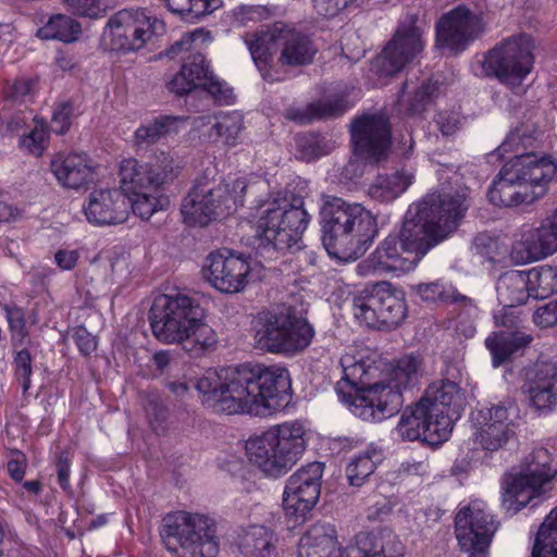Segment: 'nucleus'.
Listing matches in <instances>:
<instances>
[{
	"instance_id": "obj_1",
	"label": "nucleus",
	"mask_w": 557,
	"mask_h": 557,
	"mask_svg": "<svg viewBox=\"0 0 557 557\" xmlns=\"http://www.w3.org/2000/svg\"><path fill=\"white\" fill-rule=\"evenodd\" d=\"M468 195L458 174L441 181L437 189L409 206L398 235L384 238L359 269L376 275L414 269L431 248L457 230L469 209Z\"/></svg>"
},
{
	"instance_id": "obj_2",
	"label": "nucleus",
	"mask_w": 557,
	"mask_h": 557,
	"mask_svg": "<svg viewBox=\"0 0 557 557\" xmlns=\"http://www.w3.org/2000/svg\"><path fill=\"white\" fill-rule=\"evenodd\" d=\"M278 369L242 364L209 370L195 384L202 403L216 412L270 417L278 409Z\"/></svg>"
},
{
	"instance_id": "obj_3",
	"label": "nucleus",
	"mask_w": 557,
	"mask_h": 557,
	"mask_svg": "<svg viewBox=\"0 0 557 557\" xmlns=\"http://www.w3.org/2000/svg\"><path fill=\"white\" fill-rule=\"evenodd\" d=\"M532 141V135L516 129L496 149L499 157L509 151L513 156L502 166L487 191L494 205H531L546 195L549 182L557 175V164L549 156L527 152Z\"/></svg>"
},
{
	"instance_id": "obj_4",
	"label": "nucleus",
	"mask_w": 557,
	"mask_h": 557,
	"mask_svg": "<svg viewBox=\"0 0 557 557\" xmlns=\"http://www.w3.org/2000/svg\"><path fill=\"white\" fill-rule=\"evenodd\" d=\"M321 242L331 257L356 260L377 236V218L361 203L325 196L320 208Z\"/></svg>"
},
{
	"instance_id": "obj_5",
	"label": "nucleus",
	"mask_w": 557,
	"mask_h": 557,
	"mask_svg": "<svg viewBox=\"0 0 557 557\" xmlns=\"http://www.w3.org/2000/svg\"><path fill=\"white\" fill-rule=\"evenodd\" d=\"M422 363L419 355H405L383 379L363 387L351 397L350 411L367 421L392 418L400 411L405 403L404 389L421 376Z\"/></svg>"
},
{
	"instance_id": "obj_6",
	"label": "nucleus",
	"mask_w": 557,
	"mask_h": 557,
	"mask_svg": "<svg viewBox=\"0 0 557 557\" xmlns=\"http://www.w3.org/2000/svg\"><path fill=\"white\" fill-rule=\"evenodd\" d=\"M557 475V461L547 447H534L520 462L515 474L503 482V506L517 512L525 504L549 492Z\"/></svg>"
},
{
	"instance_id": "obj_7",
	"label": "nucleus",
	"mask_w": 557,
	"mask_h": 557,
	"mask_svg": "<svg viewBox=\"0 0 557 557\" xmlns=\"http://www.w3.org/2000/svg\"><path fill=\"white\" fill-rule=\"evenodd\" d=\"M160 535L166 550L177 557H216L220 552L216 523L205 515H169Z\"/></svg>"
},
{
	"instance_id": "obj_8",
	"label": "nucleus",
	"mask_w": 557,
	"mask_h": 557,
	"mask_svg": "<svg viewBox=\"0 0 557 557\" xmlns=\"http://www.w3.org/2000/svg\"><path fill=\"white\" fill-rule=\"evenodd\" d=\"M246 184L235 180L232 184L197 182L183 199L181 212L190 226H206L211 221L224 218L243 205Z\"/></svg>"
},
{
	"instance_id": "obj_9",
	"label": "nucleus",
	"mask_w": 557,
	"mask_h": 557,
	"mask_svg": "<svg viewBox=\"0 0 557 557\" xmlns=\"http://www.w3.org/2000/svg\"><path fill=\"white\" fill-rule=\"evenodd\" d=\"M164 33V22L146 10H121L108 20L100 47L110 52H136Z\"/></svg>"
},
{
	"instance_id": "obj_10",
	"label": "nucleus",
	"mask_w": 557,
	"mask_h": 557,
	"mask_svg": "<svg viewBox=\"0 0 557 557\" xmlns=\"http://www.w3.org/2000/svg\"><path fill=\"white\" fill-rule=\"evenodd\" d=\"M354 314L368 326L392 329L407 317L405 298L396 293L389 282L364 286L352 298Z\"/></svg>"
},
{
	"instance_id": "obj_11",
	"label": "nucleus",
	"mask_w": 557,
	"mask_h": 557,
	"mask_svg": "<svg viewBox=\"0 0 557 557\" xmlns=\"http://www.w3.org/2000/svg\"><path fill=\"white\" fill-rule=\"evenodd\" d=\"M533 47L528 34L506 38L485 53L482 61L484 73L494 74L506 85H521L533 67Z\"/></svg>"
},
{
	"instance_id": "obj_12",
	"label": "nucleus",
	"mask_w": 557,
	"mask_h": 557,
	"mask_svg": "<svg viewBox=\"0 0 557 557\" xmlns=\"http://www.w3.org/2000/svg\"><path fill=\"white\" fill-rule=\"evenodd\" d=\"M200 307L186 295H159L150 310L149 322L153 335L164 344L182 341L190 323L196 321Z\"/></svg>"
},
{
	"instance_id": "obj_13",
	"label": "nucleus",
	"mask_w": 557,
	"mask_h": 557,
	"mask_svg": "<svg viewBox=\"0 0 557 557\" xmlns=\"http://www.w3.org/2000/svg\"><path fill=\"white\" fill-rule=\"evenodd\" d=\"M165 87L177 97L203 89L218 102L230 104L234 100L233 89L214 75L201 52L185 58L180 71L165 81Z\"/></svg>"
},
{
	"instance_id": "obj_14",
	"label": "nucleus",
	"mask_w": 557,
	"mask_h": 557,
	"mask_svg": "<svg viewBox=\"0 0 557 557\" xmlns=\"http://www.w3.org/2000/svg\"><path fill=\"white\" fill-rule=\"evenodd\" d=\"M324 470L323 461H310L287 479L283 494L287 527L305 521L307 512L318 503Z\"/></svg>"
},
{
	"instance_id": "obj_15",
	"label": "nucleus",
	"mask_w": 557,
	"mask_h": 557,
	"mask_svg": "<svg viewBox=\"0 0 557 557\" xmlns=\"http://www.w3.org/2000/svg\"><path fill=\"white\" fill-rule=\"evenodd\" d=\"M329 548L317 557H403L405 546L392 528H374L369 532H358L354 542L342 546L336 525H333Z\"/></svg>"
},
{
	"instance_id": "obj_16",
	"label": "nucleus",
	"mask_w": 557,
	"mask_h": 557,
	"mask_svg": "<svg viewBox=\"0 0 557 557\" xmlns=\"http://www.w3.org/2000/svg\"><path fill=\"white\" fill-rule=\"evenodd\" d=\"M497 522L482 503L474 502L461 507L455 519V535L461 549L469 557H487Z\"/></svg>"
},
{
	"instance_id": "obj_17",
	"label": "nucleus",
	"mask_w": 557,
	"mask_h": 557,
	"mask_svg": "<svg viewBox=\"0 0 557 557\" xmlns=\"http://www.w3.org/2000/svg\"><path fill=\"white\" fill-rule=\"evenodd\" d=\"M176 174L174 159L164 152L145 163L133 158L125 159L120 165L121 191L126 196L147 190L158 191Z\"/></svg>"
},
{
	"instance_id": "obj_18",
	"label": "nucleus",
	"mask_w": 557,
	"mask_h": 557,
	"mask_svg": "<svg viewBox=\"0 0 557 557\" xmlns=\"http://www.w3.org/2000/svg\"><path fill=\"white\" fill-rule=\"evenodd\" d=\"M428 396L431 400L433 443H443L447 441L456 420L460 418L467 405V398L458 383L449 379L431 383L428 387Z\"/></svg>"
},
{
	"instance_id": "obj_19",
	"label": "nucleus",
	"mask_w": 557,
	"mask_h": 557,
	"mask_svg": "<svg viewBox=\"0 0 557 557\" xmlns=\"http://www.w3.org/2000/svg\"><path fill=\"white\" fill-rule=\"evenodd\" d=\"M306 181L296 176L285 187V194L281 197V245L290 255L301 250L304 233L308 227L309 214L305 208ZM283 252V246H281Z\"/></svg>"
},
{
	"instance_id": "obj_20",
	"label": "nucleus",
	"mask_w": 557,
	"mask_h": 557,
	"mask_svg": "<svg viewBox=\"0 0 557 557\" xmlns=\"http://www.w3.org/2000/svg\"><path fill=\"white\" fill-rule=\"evenodd\" d=\"M308 305L296 286L281 301V354L304 351L315 331L307 318Z\"/></svg>"
},
{
	"instance_id": "obj_21",
	"label": "nucleus",
	"mask_w": 557,
	"mask_h": 557,
	"mask_svg": "<svg viewBox=\"0 0 557 557\" xmlns=\"http://www.w3.org/2000/svg\"><path fill=\"white\" fill-rule=\"evenodd\" d=\"M355 156L368 161H380L387 156L392 144L388 116L383 113H364L350 123Z\"/></svg>"
},
{
	"instance_id": "obj_22",
	"label": "nucleus",
	"mask_w": 557,
	"mask_h": 557,
	"mask_svg": "<svg viewBox=\"0 0 557 557\" xmlns=\"http://www.w3.org/2000/svg\"><path fill=\"white\" fill-rule=\"evenodd\" d=\"M485 24L480 13L458 5L444 13L436 24V44L438 48H447L458 53L467 50L471 41L483 34Z\"/></svg>"
},
{
	"instance_id": "obj_23",
	"label": "nucleus",
	"mask_w": 557,
	"mask_h": 557,
	"mask_svg": "<svg viewBox=\"0 0 557 557\" xmlns=\"http://www.w3.org/2000/svg\"><path fill=\"white\" fill-rule=\"evenodd\" d=\"M250 273L249 262L227 249L211 252L206 260L205 275L212 287L222 293H238L245 288Z\"/></svg>"
},
{
	"instance_id": "obj_24",
	"label": "nucleus",
	"mask_w": 557,
	"mask_h": 557,
	"mask_svg": "<svg viewBox=\"0 0 557 557\" xmlns=\"http://www.w3.org/2000/svg\"><path fill=\"white\" fill-rule=\"evenodd\" d=\"M423 47L422 32L416 25L414 20L407 24H400L379 59H376L380 73H399L410 60H413L417 53L423 50Z\"/></svg>"
},
{
	"instance_id": "obj_25",
	"label": "nucleus",
	"mask_w": 557,
	"mask_h": 557,
	"mask_svg": "<svg viewBox=\"0 0 557 557\" xmlns=\"http://www.w3.org/2000/svg\"><path fill=\"white\" fill-rule=\"evenodd\" d=\"M522 391L539 411L557 405V362L536 361L525 371Z\"/></svg>"
},
{
	"instance_id": "obj_26",
	"label": "nucleus",
	"mask_w": 557,
	"mask_h": 557,
	"mask_svg": "<svg viewBox=\"0 0 557 557\" xmlns=\"http://www.w3.org/2000/svg\"><path fill=\"white\" fill-rule=\"evenodd\" d=\"M129 203L127 196L119 189H96L89 194L84 212L94 225H116L127 220Z\"/></svg>"
},
{
	"instance_id": "obj_27",
	"label": "nucleus",
	"mask_w": 557,
	"mask_h": 557,
	"mask_svg": "<svg viewBox=\"0 0 557 557\" xmlns=\"http://www.w3.org/2000/svg\"><path fill=\"white\" fill-rule=\"evenodd\" d=\"M431 407L428 387L424 397L411 410H405L395 433L404 441H425L434 444Z\"/></svg>"
},
{
	"instance_id": "obj_28",
	"label": "nucleus",
	"mask_w": 557,
	"mask_h": 557,
	"mask_svg": "<svg viewBox=\"0 0 557 557\" xmlns=\"http://www.w3.org/2000/svg\"><path fill=\"white\" fill-rule=\"evenodd\" d=\"M278 29L273 24L267 29H260L251 35L245 36L251 58L259 69L262 77L274 83L276 81V69L274 54L278 50Z\"/></svg>"
},
{
	"instance_id": "obj_29",
	"label": "nucleus",
	"mask_w": 557,
	"mask_h": 557,
	"mask_svg": "<svg viewBox=\"0 0 557 557\" xmlns=\"http://www.w3.org/2000/svg\"><path fill=\"white\" fill-rule=\"evenodd\" d=\"M50 166L63 187L77 189L92 181L94 165L86 153H59Z\"/></svg>"
},
{
	"instance_id": "obj_30",
	"label": "nucleus",
	"mask_w": 557,
	"mask_h": 557,
	"mask_svg": "<svg viewBox=\"0 0 557 557\" xmlns=\"http://www.w3.org/2000/svg\"><path fill=\"white\" fill-rule=\"evenodd\" d=\"M246 453L251 463L267 476L278 475V425H274L260 435L246 442Z\"/></svg>"
},
{
	"instance_id": "obj_31",
	"label": "nucleus",
	"mask_w": 557,
	"mask_h": 557,
	"mask_svg": "<svg viewBox=\"0 0 557 557\" xmlns=\"http://www.w3.org/2000/svg\"><path fill=\"white\" fill-rule=\"evenodd\" d=\"M522 260H539L557 250V212L544 218L539 226L523 234L520 242Z\"/></svg>"
},
{
	"instance_id": "obj_32",
	"label": "nucleus",
	"mask_w": 557,
	"mask_h": 557,
	"mask_svg": "<svg viewBox=\"0 0 557 557\" xmlns=\"http://www.w3.org/2000/svg\"><path fill=\"white\" fill-rule=\"evenodd\" d=\"M278 207L276 200L260 208L255 227L256 253L265 260H276L278 255Z\"/></svg>"
},
{
	"instance_id": "obj_33",
	"label": "nucleus",
	"mask_w": 557,
	"mask_h": 557,
	"mask_svg": "<svg viewBox=\"0 0 557 557\" xmlns=\"http://www.w3.org/2000/svg\"><path fill=\"white\" fill-rule=\"evenodd\" d=\"M349 106L347 96L332 91L305 107H288L285 117L298 124H308L314 117H334V115L344 114Z\"/></svg>"
},
{
	"instance_id": "obj_34",
	"label": "nucleus",
	"mask_w": 557,
	"mask_h": 557,
	"mask_svg": "<svg viewBox=\"0 0 557 557\" xmlns=\"http://www.w3.org/2000/svg\"><path fill=\"white\" fill-rule=\"evenodd\" d=\"M235 544L243 557H272L276 555L277 536L264 525L239 530Z\"/></svg>"
},
{
	"instance_id": "obj_35",
	"label": "nucleus",
	"mask_w": 557,
	"mask_h": 557,
	"mask_svg": "<svg viewBox=\"0 0 557 557\" xmlns=\"http://www.w3.org/2000/svg\"><path fill=\"white\" fill-rule=\"evenodd\" d=\"M199 126H208L205 135L214 143L235 146L244 127L243 115L237 111L221 112L213 116L200 117Z\"/></svg>"
},
{
	"instance_id": "obj_36",
	"label": "nucleus",
	"mask_w": 557,
	"mask_h": 557,
	"mask_svg": "<svg viewBox=\"0 0 557 557\" xmlns=\"http://www.w3.org/2000/svg\"><path fill=\"white\" fill-rule=\"evenodd\" d=\"M281 40L283 41L281 57L286 64H292V66L310 64L318 52V47L307 34L281 28Z\"/></svg>"
},
{
	"instance_id": "obj_37",
	"label": "nucleus",
	"mask_w": 557,
	"mask_h": 557,
	"mask_svg": "<svg viewBox=\"0 0 557 557\" xmlns=\"http://www.w3.org/2000/svg\"><path fill=\"white\" fill-rule=\"evenodd\" d=\"M496 295L503 306H518L530 298V270H510L496 282Z\"/></svg>"
},
{
	"instance_id": "obj_38",
	"label": "nucleus",
	"mask_w": 557,
	"mask_h": 557,
	"mask_svg": "<svg viewBox=\"0 0 557 557\" xmlns=\"http://www.w3.org/2000/svg\"><path fill=\"white\" fill-rule=\"evenodd\" d=\"M305 426L299 420L281 424V471L290 469L306 450Z\"/></svg>"
},
{
	"instance_id": "obj_39",
	"label": "nucleus",
	"mask_w": 557,
	"mask_h": 557,
	"mask_svg": "<svg viewBox=\"0 0 557 557\" xmlns=\"http://www.w3.org/2000/svg\"><path fill=\"white\" fill-rule=\"evenodd\" d=\"M531 341L532 336L522 334V332H498V334L488 336L485 345L491 352L493 366H500L512 354H517V351L527 347Z\"/></svg>"
},
{
	"instance_id": "obj_40",
	"label": "nucleus",
	"mask_w": 557,
	"mask_h": 557,
	"mask_svg": "<svg viewBox=\"0 0 557 557\" xmlns=\"http://www.w3.org/2000/svg\"><path fill=\"white\" fill-rule=\"evenodd\" d=\"M413 182V174L396 171L391 174H377L369 187V196L381 202H389L403 195Z\"/></svg>"
},
{
	"instance_id": "obj_41",
	"label": "nucleus",
	"mask_w": 557,
	"mask_h": 557,
	"mask_svg": "<svg viewBox=\"0 0 557 557\" xmlns=\"http://www.w3.org/2000/svg\"><path fill=\"white\" fill-rule=\"evenodd\" d=\"M202 312L196 314V321L190 323L182 341L183 349L191 357H199L213 348L218 343L214 330L201 319Z\"/></svg>"
},
{
	"instance_id": "obj_42",
	"label": "nucleus",
	"mask_w": 557,
	"mask_h": 557,
	"mask_svg": "<svg viewBox=\"0 0 557 557\" xmlns=\"http://www.w3.org/2000/svg\"><path fill=\"white\" fill-rule=\"evenodd\" d=\"M183 122L184 119L180 116L159 115L152 121L140 125L135 131V145L138 147H148L154 145L166 135L177 133L180 124Z\"/></svg>"
},
{
	"instance_id": "obj_43",
	"label": "nucleus",
	"mask_w": 557,
	"mask_h": 557,
	"mask_svg": "<svg viewBox=\"0 0 557 557\" xmlns=\"http://www.w3.org/2000/svg\"><path fill=\"white\" fill-rule=\"evenodd\" d=\"M255 347L262 351L278 354V314L260 312L253 323Z\"/></svg>"
},
{
	"instance_id": "obj_44",
	"label": "nucleus",
	"mask_w": 557,
	"mask_h": 557,
	"mask_svg": "<svg viewBox=\"0 0 557 557\" xmlns=\"http://www.w3.org/2000/svg\"><path fill=\"white\" fill-rule=\"evenodd\" d=\"M330 522H317L305 532L298 545V557H318L325 547L332 544V528Z\"/></svg>"
},
{
	"instance_id": "obj_45",
	"label": "nucleus",
	"mask_w": 557,
	"mask_h": 557,
	"mask_svg": "<svg viewBox=\"0 0 557 557\" xmlns=\"http://www.w3.org/2000/svg\"><path fill=\"white\" fill-rule=\"evenodd\" d=\"M531 557H557V505L540 525Z\"/></svg>"
},
{
	"instance_id": "obj_46",
	"label": "nucleus",
	"mask_w": 557,
	"mask_h": 557,
	"mask_svg": "<svg viewBox=\"0 0 557 557\" xmlns=\"http://www.w3.org/2000/svg\"><path fill=\"white\" fill-rule=\"evenodd\" d=\"M82 33L81 24L71 16L55 14L38 29L37 35L42 39H57L63 42H73Z\"/></svg>"
},
{
	"instance_id": "obj_47",
	"label": "nucleus",
	"mask_w": 557,
	"mask_h": 557,
	"mask_svg": "<svg viewBox=\"0 0 557 557\" xmlns=\"http://www.w3.org/2000/svg\"><path fill=\"white\" fill-rule=\"evenodd\" d=\"M127 200H129V208L133 212L140 216L143 220H149L153 213L159 210H165L170 205L168 196L158 191H139L128 194Z\"/></svg>"
},
{
	"instance_id": "obj_48",
	"label": "nucleus",
	"mask_w": 557,
	"mask_h": 557,
	"mask_svg": "<svg viewBox=\"0 0 557 557\" xmlns=\"http://www.w3.org/2000/svg\"><path fill=\"white\" fill-rule=\"evenodd\" d=\"M557 292V268L539 265L529 270V296L548 298Z\"/></svg>"
},
{
	"instance_id": "obj_49",
	"label": "nucleus",
	"mask_w": 557,
	"mask_h": 557,
	"mask_svg": "<svg viewBox=\"0 0 557 557\" xmlns=\"http://www.w3.org/2000/svg\"><path fill=\"white\" fill-rule=\"evenodd\" d=\"M211 41L209 32L197 28L194 32L184 34L178 40L174 41L166 50L160 53L159 58L166 57L169 59H184L189 54L199 52L198 49L207 42Z\"/></svg>"
},
{
	"instance_id": "obj_50",
	"label": "nucleus",
	"mask_w": 557,
	"mask_h": 557,
	"mask_svg": "<svg viewBox=\"0 0 557 557\" xmlns=\"http://www.w3.org/2000/svg\"><path fill=\"white\" fill-rule=\"evenodd\" d=\"M484 420L478 433V441L485 450H498L515 436V429H504L496 420Z\"/></svg>"
},
{
	"instance_id": "obj_51",
	"label": "nucleus",
	"mask_w": 557,
	"mask_h": 557,
	"mask_svg": "<svg viewBox=\"0 0 557 557\" xmlns=\"http://www.w3.org/2000/svg\"><path fill=\"white\" fill-rule=\"evenodd\" d=\"M374 457H377L376 449H368L354 458L347 463L346 476L351 485L364 484L367 478L373 473L376 461Z\"/></svg>"
},
{
	"instance_id": "obj_52",
	"label": "nucleus",
	"mask_w": 557,
	"mask_h": 557,
	"mask_svg": "<svg viewBox=\"0 0 557 557\" xmlns=\"http://www.w3.org/2000/svg\"><path fill=\"white\" fill-rule=\"evenodd\" d=\"M292 148L298 159H311V157L322 156V153L329 151L330 146L319 135L297 133L294 136Z\"/></svg>"
},
{
	"instance_id": "obj_53",
	"label": "nucleus",
	"mask_w": 557,
	"mask_h": 557,
	"mask_svg": "<svg viewBox=\"0 0 557 557\" xmlns=\"http://www.w3.org/2000/svg\"><path fill=\"white\" fill-rule=\"evenodd\" d=\"M410 288L417 296L426 299V301H435V299H443L444 301H448V299L453 301L463 299L466 301L468 299L463 295H458L451 286H447L441 280H436V282H420V284H412Z\"/></svg>"
},
{
	"instance_id": "obj_54",
	"label": "nucleus",
	"mask_w": 557,
	"mask_h": 557,
	"mask_svg": "<svg viewBox=\"0 0 557 557\" xmlns=\"http://www.w3.org/2000/svg\"><path fill=\"white\" fill-rule=\"evenodd\" d=\"M343 368V379L347 380L350 384L359 386L358 393L370 384L369 376L372 371L371 364L367 361H356L350 355H346L341 359Z\"/></svg>"
},
{
	"instance_id": "obj_55",
	"label": "nucleus",
	"mask_w": 557,
	"mask_h": 557,
	"mask_svg": "<svg viewBox=\"0 0 557 557\" xmlns=\"http://www.w3.org/2000/svg\"><path fill=\"white\" fill-rule=\"evenodd\" d=\"M276 8L267 5L240 4L233 9L232 20L238 26L267 21L275 15Z\"/></svg>"
},
{
	"instance_id": "obj_56",
	"label": "nucleus",
	"mask_w": 557,
	"mask_h": 557,
	"mask_svg": "<svg viewBox=\"0 0 557 557\" xmlns=\"http://www.w3.org/2000/svg\"><path fill=\"white\" fill-rule=\"evenodd\" d=\"M49 143V131L44 122L35 120L34 128L20 137V147L27 153L40 157Z\"/></svg>"
},
{
	"instance_id": "obj_57",
	"label": "nucleus",
	"mask_w": 557,
	"mask_h": 557,
	"mask_svg": "<svg viewBox=\"0 0 557 557\" xmlns=\"http://www.w3.org/2000/svg\"><path fill=\"white\" fill-rule=\"evenodd\" d=\"M482 418H488L490 420H496L497 423H500L503 428H513L516 430L515 420L519 416V406H517L515 400H502L491 408H487L485 412H480Z\"/></svg>"
},
{
	"instance_id": "obj_58",
	"label": "nucleus",
	"mask_w": 557,
	"mask_h": 557,
	"mask_svg": "<svg viewBox=\"0 0 557 557\" xmlns=\"http://www.w3.org/2000/svg\"><path fill=\"white\" fill-rule=\"evenodd\" d=\"M442 91V84H440L438 79H428L426 82H423L420 88L414 91L413 97L409 100L406 112L409 114H418V112H422L426 103L432 101V99L437 97Z\"/></svg>"
},
{
	"instance_id": "obj_59",
	"label": "nucleus",
	"mask_w": 557,
	"mask_h": 557,
	"mask_svg": "<svg viewBox=\"0 0 557 557\" xmlns=\"http://www.w3.org/2000/svg\"><path fill=\"white\" fill-rule=\"evenodd\" d=\"M145 411L151 430L158 434H164L168 429L169 411L166 406L158 398H149Z\"/></svg>"
},
{
	"instance_id": "obj_60",
	"label": "nucleus",
	"mask_w": 557,
	"mask_h": 557,
	"mask_svg": "<svg viewBox=\"0 0 557 557\" xmlns=\"http://www.w3.org/2000/svg\"><path fill=\"white\" fill-rule=\"evenodd\" d=\"M69 9L82 16L98 18L106 12L102 0H64Z\"/></svg>"
},
{
	"instance_id": "obj_61",
	"label": "nucleus",
	"mask_w": 557,
	"mask_h": 557,
	"mask_svg": "<svg viewBox=\"0 0 557 557\" xmlns=\"http://www.w3.org/2000/svg\"><path fill=\"white\" fill-rule=\"evenodd\" d=\"M434 122L444 136L458 133L462 126V117L459 111H438L434 116Z\"/></svg>"
},
{
	"instance_id": "obj_62",
	"label": "nucleus",
	"mask_w": 557,
	"mask_h": 557,
	"mask_svg": "<svg viewBox=\"0 0 557 557\" xmlns=\"http://www.w3.org/2000/svg\"><path fill=\"white\" fill-rule=\"evenodd\" d=\"M73 111V104L69 101L55 107L51 119V129L55 134L63 135L70 129Z\"/></svg>"
},
{
	"instance_id": "obj_63",
	"label": "nucleus",
	"mask_w": 557,
	"mask_h": 557,
	"mask_svg": "<svg viewBox=\"0 0 557 557\" xmlns=\"http://www.w3.org/2000/svg\"><path fill=\"white\" fill-rule=\"evenodd\" d=\"M15 375L20 381L23 392L26 393L30 386L32 357L27 349L20 350L14 359Z\"/></svg>"
},
{
	"instance_id": "obj_64",
	"label": "nucleus",
	"mask_w": 557,
	"mask_h": 557,
	"mask_svg": "<svg viewBox=\"0 0 557 557\" xmlns=\"http://www.w3.org/2000/svg\"><path fill=\"white\" fill-rule=\"evenodd\" d=\"M533 321L540 326H555L557 324V300H550L537 307L533 313Z\"/></svg>"
}]
</instances>
